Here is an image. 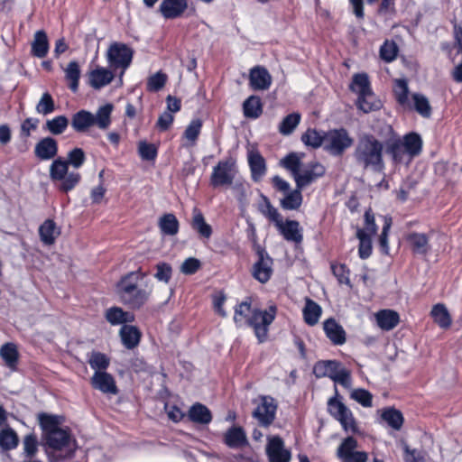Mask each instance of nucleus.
Here are the masks:
<instances>
[{
	"label": "nucleus",
	"mask_w": 462,
	"mask_h": 462,
	"mask_svg": "<svg viewBox=\"0 0 462 462\" xmlns=\"http://www.w3.org/2000/svg\"><path fill=\"white\" fill-rule=\"evenodd\" d=\"M145 277L146 273L140 268L121 277L116 285V292L123 304L136 310L149 300L152 289L147 285L141 286V282Z\"/></svg>",
	"instance_id": "nucleus-1"
},
{
	"label": "nucleus",
	"mask_w": 462,
	"mask_h": 462,
	"mask_svg": "<svg viewBox=\"0 0 462 462\" xmlns=\"http://www.w3.org/2000/svg\"><path fill=\"white\" fill-rule=\"evenodd\" d=\"M383 144L374 135L365 134L358 139L354 152L356 163L365 170L381 173L384 169Z\"/></svg>",
	"instance_id": "nucleus-2"
},
{
	"label": "nucleus",
	"mask_w": 462,
	"mask_h": 462,
	"mask_svg": "<svg viewBox=\"0 0 462 462\" xmlns=\"http://www.w3.org/2000/svg\"><path fill=\"white\" fill-rule=\"evenodd\" d=\"M113 110L114 106L110 103L99 106L95 114L84 109L79 110L72 116L71 126L78 133H86L93 126L106 131L111 125Z\"/></svg>",
	"instance_id": "nucleus-3"
},
{
	"label": "nucleus",
	"mask_w": 462,
	"mask_h": 462,
	"mask_svg": "<svg viewBox=\"0 0 462 462\" xmlns=\"http://www.w3.org/2000/svg\"><path fill=\"white\" fill-rule=\"evenodd\" d=\"M422 149V140L418 134L411 133L403 140L393 139L387 143V152L396 164L408 165Z\"/></svg>",
	"instance_id": "nucleus-4"
},
{
	"label": "nucleus",
	"mask_w": 462,
	"mask_h": 462,
	"mask_svg": "<svg viewBox=\"0 0 462 462\" xmlns=\"http://www.w3.org/2000/svg\"><path fill=\"white\" fill-rule=\"evenodd\" d=\"M50 177L53 181H60L59 189L64 192L71 190L81 178L79 172L69 171L68 162L60 158L51 164Z\"/></svg>",
	"instance_id": "nucleus-5"
},
{
	"label": "nucleus",
	"mask_w": 462,
	"mask_h": 462,
	"mask_svg": "<svg viewBox=\"0 0 462 462\" xmlns=\"http://www.w3.org/2000/svg\"><path fill=\"white\" fill-rule=\"evenodd\" d=\"M236 172L237 170L234 159L221 160L213 168L209 180L210 185L215 189L231 187L234 184Z\"/></svg>",
	"instance_id": "nucleus-6"
},
{
	"label": "nucleus",
	"mask_w": 462,
	"mask_h": 462,
	"mask_svg": "<svg viewBox=\"0 0 462 462\" xmlns=\"http://www.w3.org/2000/svg\"><path fill=\"white\" fill-rule=\"evenodd\" d=\"M277 308L275 305H270L264 310H254L249 326L254 328L259 342L262 343L267 338L268 328L274 320Z\"/></svg>",
	"instance_id": "nucleus-7"
},
{
	"label": "nucleus",
	"mask_w": 462,
	"mask_h": 462,
	"mask_svg": "<svg viewBox=\"0 0 462 462\" xmlns=\"http://www.w3.org/2000/svg\"><path fill=\"white\" fill-rule=\"evenodd\" d=\"M353 144V138L346 130L334 129L325 133L324 150L334 156L341 155Z\"/></svg>",
	"instance_id": "nucleus-8"
},
{
	"label": "nucleus",
	"mask_w": 462,
	"mask_h": 462,
	"mask_svg": "<svg viewBox=\"0 0 462 462\" xmlns=\"http://www.w3.org/2000/svg\"><path fill=\"white\" fill-rule=\"evenodd\" d=\"M328 412L338 420L346 431L356 432L357 426L352 411L336 397L328 402Z\"/></svg>",
	"instance_id": "nucleus-9"
},
{
	"label": "nucleus",
	"mask_w": 462,
	"mask_h": 462,
	"mask_svg": "<svg viewBox=\"0 0 462 462\" xmlns=\"http://www.w3.org/2000/svg\"><path fill=\"white\" fill-rule=\"evenodd\" d=\"M106 56L111 66L125 69L132 61L133 51L126 44L114 42L109 46Z\"/></svg>",
	"instance_id": "nucleus-10"
},
{
	"label": "nucleus",
	"mask_w": 462,
	"mask_h": 462,
	"mask_svg": "<svg viewBox=\"0 0 462 462\" xmlns=\"http://www.w3.org/2000/svg\"><path fill=\"white\" fill-rule=\"evenodd\" d=\"M356 440L348 437L343 440L337 448V457L342 462H366L367 453L364 451H356Z\"/></svg>",
	"instance_id": "nucleus-11"
},
{
	"label": "nucleus",
	"mask_w": 462,
	"mask_h": 462,
	"mask_svg": "<svg viewBox=\"0 0 462 462\" xmlns=\"http://www.w3.org/2000/svg\"><path fill=\"white\" fill-rule=\"evenodd\" d=\"M277 405L272 397H262L261 402L255 408L253 415L262 426H269L275 418Z\"/></svg>",
	"instance_id": "nucleus-12"
},
{
	"label": "nucleus",
	"mask_w": 462,
	"mask_h": 462,
	"mask_svg": "<svg viewBox=\"0 0 462 462\" xmlns=\"http://www.w3.org/2000/svg\"><path fill=\"white\" fill-rule=\"evenodd\" d=\"M254 278L262 283L268 282L273 274V259L264 252H258V260L253 265Z\"/></svg>",
	"instance_id": "nucleus-13"
},
{
	"label": "nucleus",
	"mask_w": 462,
	"mask_h": 462,
	"mask_svg": "<svg viewBox=\"0 0 462 462\" xmlns=\"http://www.w3.org/2000/svg\"><path fill=\"white\" fill-rule=\"evenodd\" d=\"M266 453L270 462H290L291 452L284 448V444L280 437H270L266 447Z\"/></svg>",
	"instance_id": "nucleus-14"
},
{
	"label": "nucleus",
	"mask_w": 462,
	"mask_h": 462,
	"mask_svg": "<svg viewBox=\"0 0 462 462\" xmlns=\"http://www.w3.org/2000/svg\"><path fill=\"white\" fill-rule=\"evenodd\" d=\"M406 242L414 254L427 255L431 251L429 234L411 232L406 236Z\"/></svg>",
	"instance_id": "nucleus-15"
},
{
	"label": "nucleus",
	"mask_w": 462,
	"mask_h": 462,
	"mask_svg": "<svg viewBox=\"0 0 462 462\" xmlns=\"http://www.w3.org/2000/svg\"><path fill=\"white\" fill-rule=\"evenodd\" d=\"M91 385L103 393L116 394L118 392L114 377L106 371L95 372L91 377Z\"/></svg>",
	"instance_id": "nucleus-16"
},
{
	"label": "nucleus",
	"mask_w": 462,
	"mask_h": 462,
	"mask_svg": "<svg viewBox=\"0 0 462 462\" xmlns=\"http://www.w3.org/2000/svg\"><path fill=\"white\" fill-rule=\"evenodd\" d=\"M250 86L254 90H266L272 84V76L263 67H254L249 74Z\"/></svg>",
	"instance_id": "nucleus-17"
},
{
	"label": "nucleus",
	"mask_w": 462,
	"mask_h": 462,
	"mask_svg": "<svg viewBox=\"0 0 462 462\" xmlns=\"http://www.w3.org/2000/svg\"><path fill=\"white\" fill-rule=\"evenodd\" d=\"M324 173L325 168L323 165L318 162L312 163L309 168L300 171L296 176L295 182L297 188L303 189L319 177L323 176Z\"/></svg>",
	"instance_id": "nucleus-18"
},
{
	"label": "nucleus",
	"mask_w": 462,
	"mask_h": 462,
	"mask_svg": "<svg viewBox=\"0 0 462 462\" xmlns=\"http://www.w3.org/2000/svg\"><path fill=\"white\" fill-rule=\"evenodd\" d=\"M276 227L287 241L299 244L303 239L302 228L296 220H286L283 222L282 219Z\"/></svg>",
	"instance_id": "nucleus-19"
},
{
	"label": "nucleus",
	"mask_w": 462,
	"mask_h": 462,
	"mask_svg": "<svg viewBox=\"0 0 462 462\" xmlns=\"http://www.w3.org/2000/svg\"><path fill=\"white\" fill-rule=\"evenodd\" d=\"M248 163L251 170L252 179L258 182L266 172L264 158L255 149H250L247 153Z\"/></svg>",
	"instance_id": "nucleus-20"
},
{
	"label": "nucleus",
	"mask_w": 462,
	"mask_h": 462,
	"mask_svg": "<svg viewBox=\"0 0 462 462\" xmlns=\"http://www.w3.org/2000/svg\"><path fill=\"white\" fill-rule=\"evenodd\" d=\"M187 0H163L160 5V12L166 19L179 17L187 9Z\"/></svg>",
	"instance_id": "nucleus-21"
},
{
	"label": "nucleus",
	"mask_w": 462,
	"mask_h": 462,
	"mask_svg": "<svg viewBox=\"0 0 462 462\" xmlns=\"http://www.w3.org/2000/svg\"><path fill=\"white\" fill-rule=\"evenodd\" d=\"M114 78V73L103 67H97L88 74L89 85L95 89H100L108 85Z\"/></svg>",
	"instance_id": "nucleus-22"
},
{
	"label": "nucleus",
	"mask_w": 462,
	"mask_h": 462,
	"mask_svg": "<svg viewBox=\"0 0 462 462\" xmlns=\"http://www.w3.org/2000/svg\"><path fill=\"white\" fill-rule=\"evenodd\" d=\"M34 152L41 160L52 159L57 155L58 143L53 138L45 137L36 143Z\"/></svg>",
	"instance_id": "nucleus-23"
},
{
	"label": "nucleus",
	"mask_w": 462,
	"mask_h": 462,
	"mask_svg": "<svg viewBox=\"0 0 462 462\" xmlns=\"http://www.w3.org/2000/svg\"><path fill=\"white\" fill-rule=\"evenodd\" d=\"M106 321L112 326L125 325L134 320V316L131 312L125 311L120 307H111L105 311Z\"/></svg>",
	"instance_id": "nucleus-24"
},
{
	"label": "nucleus",
	"mask_w": 462,
	"mask_h": 462,
	"mask_svg": "<svg viewBox=\"0 0 462 462\" xmlns=\"http://www.w3.org/2000/svg\"><path fill=\"white\" fill-rule=\"evenodd\" d=\"M39 235L44 245H51L60 235V230L53 220L46 219L39 227Z\"/></svg>",
	"instance_id": "nucleus-25"
},
{
	"label": "nucleus",
	"mask_w": 462,
	"mask_h": 462,
	"mask_svg": "<svg viewBox=\"0 0 462 462\" xmlns=\"http://www.w3.org/2000/svg\"><path fill=\"white\" fill-rule=\"evenodd\" d=\"M376 323L383 330H391L400 322L399 314L392 310H383L375 314Z\"/></svg>",
	"instance_id": "nucleus-26"
},
{
	"label": "nucleus",
	"mask_w": 462,
	"mask_h": 462,
	"mask_svg": "<svg viewBox=\"0 0 462 462\" xmlns=\"http://www.w3.org/2000/svg\"><path fill=\"white\" fill-rule=\"evenodd\" d=\"M225 443L232 448H241L247 444V438L245 430L241 427L230 428L224 436Z\"/></svg>",
	"instance_id": "nucleus-27"
},
{
	"label": "nucleus",
	"mask_w": 462,
	"mask_h": 462,
	"mask_svg": "<svg viewBox=\"0 0 462 462\" xmlns=\"http://www.w3.org/2000/svg\"><path fill=\"white\" fill-rule=\"evenodd\" d=\"M323 328L327 337L335 345H342L346 342V333L343 328L337 324L335 319H329L326 320Z\"/></svg>",
	"instance_id": "nucleus-28"
},
{
	"label": "nucleus",
	"mask_w": 462,
	"mask_h": 462,
	"mask_svg": "<svg viewBox=\"0 0 462 462\" xmlns=\"http://www.w3.org/2000/svg\"><path fill=\"white\" fill-rule=\"evenodd\" d=\"M0 356L7 367L11 370L16 369L19 360V352L14 343L8 342L4 344L0 347Z\"/></svg>",
	"instance_id": "nucleus-29"
},
{
	"label": "nucleus",
	"mask_w": 462,
	"mask_h": 462,
	"mask_svg": "<svg viewBox=\"0 0 462 462\" xmlns=\"http://www.w3.org/2000/svg\"><path fill=\"white\" fill-rule=\"evenodd\" d=\"M119 334L124 346L128 349L134 348L140 342L141 332L134 326L124 325Z\"/></svg>",
	"instance_id": "nucleus-30"
},
{
	"label": "nucleus",
	"mask_w": 462,
	"mask_h": 462,
	"mask_svg": "<svg viewBox=\"0 0 462 462\" xmlns=\"http://www.w3.org/2000/svg\"><path fill=\"white\" fill-rule=\"evenodd\" d=\"M301 189L297 188L294 190L287 191L280 200L281 207L285 210H298L303 201Z\"/></svg>",
	"instance_id": "nucleus-31"
},
{
	"label": "nucleus",
	"mask_w": 462,
	"mask_h": 462,
	"mask_svg": "<svg viewBox=\"0 0 462 462\" xmlns=\"http://www.w3.org/2000/svg\"><path fill=\"white\" fill-rule=\"evenodd\" d=\"M49 51V42L47 34L44 31H37L34 33L32 42V53L35 57L44 58Z\"/></svg>",
	"instance_id": "nucleus-32"
},
{
	"label": "nucleus",
	"mask_w": 462,
	"mask_h": 462,
	"mask_svg": "<svg viewBox=\"0 0 462 462\" xmlns=\"http://www.w3.org/2000/svg\"><path fill=\"white\" fill-rule=\"evenodd\" d=\"M189 418L195 423L208 424L212 420V414L205 405L197 402L190 407Z\"/></svg>",
	"instance_id": "nucleus-33"
},
{
	"label": "nucleus",
	"mask_w": 462,
	"mask_h": 462,
	"mask_svg": "<svg viewBox=\"0 0 462 462\" xmlns=\"http://www.w3.org/2000/svg\"><path fill=\"white\" fill-rule=\"evenodd\" d=\"M47 444L54 449H61L68 446L70 441L69 432L64 429H58L49 433L46 437Z\"/></svg>",
	"instance_id": "nucleus-34"
},
{
	"label": "nucleus",
	"mask_w": 462,
	"mask_h": 462,
	"mask_svg": "<svg viewBox=\"0 0 462 462\" xmlns=\"http://www.w3.org/2000/svg\"><path fill=\"white\" fill-rule=\"evenodd\" d=\"M158 226L161 232L165 236H175L179 231V221L177 217L171 214L167 213L159 218Z\"/></svg>",
	"instance_id": "nucleus-35"
},
{
	"label": "nucleus",
	"mask_w": 462,
	"mask_h": 462,
	"mask_svg": "<svg viewBox=\"0 0 462 462\" xmlns=\"http://www.w3.org/2000/svg\"><path fill=\"white\" fill-rule=\"evenodd\" d=\"M431 317L435 323L442 328H448L451 326V317L444 304L438 303L431 310Z\"/></svg>",
	"instance_id": "nucleus-36"
},
{
	"label": "nucleus",
	"mask_w": 462,
	"mask_h": 462,
	"mask_svg": "<svg viewBox=\"0 0 462 462\" xmlns=\"http://www.w3.org/2000/svg\"><path fill=\"white\" fill-rule=\"evenodd\" d=\"M254 310L251 308V304L248 301H243L236 306L235 309L234 321L238 327L245 325L249 326Z\"/></svg>",
	"instance_id": "nucleus-37"
},
{
	"label": "nucleus",
	"mask_w": 462,
	"mask_h": 462,
	"mask_svg": "<svg viewBox=\"0 0 462 462\" xmlns=\"http://www.w3.org/2000/svg\"><path fill=\"white\" fill-rule=\"evenodd\" d=\"M305 322L310 326H314L318 323L320 315V306L310 299L306 300V305L302 310Z\"/></svg>",
	"instance_id": "nucleus-38"
},
{
	"label": "nucleus",
	"mask_w": 462,
	"mask_h": 462,
	"mask_svg": "<svg viewBox=\"0 0 462 462\" xmlns=\"http://www.w3.org/2000/svg\"><path fill=\"white\" fill-rule=\"evenodd\" d=\"M350 88L358 97L371 93V87L368 76L365 73H358L353 76Z\"/></svg>",
	"instance_id": "nucleus-39"
},
{
	"label": "nucleus",
	"mask_w": 462,
	"mask_h": 462,
	"mask_svg": "<svg viewBox=\"0 0 462 462\" xmlns=\"http://www.w3.org/2000/svg\"><path fill=\"white\" fill-rule=\"evenodd\" d=\"M191 226L205 238H209L212 234L211 226L206 223L202 213L196 208L193 209Z\"/></svg>",
	"instance_id": "nucleus-40"
},
{
	"label": "nucleus",
	"mask_w": 462,
	"mask_h": 462,
	"mask_svg": "<svg viewBox=\"0 0 462 462\" xmlns=\"http://www.w3.org/2000/svg\"><path fill=\"white\" fill-rule=\"evenodd\" d=\"M38 419L42 429L45 432V438L49 433L60 429V425L63 422L62 417L46 413L39 414Z\"/></svg>",
	"instance_id": "nucleus-41"
},
{
	"label": "nucleus",
	"mask_w": 462,
	"mask_h": 462,
	"mask_svg": "<svg viewBox=\"0 0 462 462\" xmlns=\"http://www.w3.org/2000/svg\"><path fill=\"white\" fill-rule=\"evenodd\" d=\"M65 79L69 82V88L76 92L79 88V81L80 78V68L77 61H70L64 69Z\"/></svg>",
	"instance_id": "nucleus-42"
},
{
	"label": "nucleus",
	"mask_w": 462,
	"mask_h": 462,
	"mask_svg": "<svg viewBox=\"0 0 462 462\" xmlns=\"http://www.w3.org/2000/svg\"><path fill=\"white\" fill-rule=\"evenodd\" d=\"M244 114L246 117L257 118L261 116L262 103L260 97L256 96L249 97L243 104Z\"/></svg>",
	"instance_id": "nucleus-43"
},
{
	"label": "nucleus",
	"mask_w": 462,
	"mask_h": 462,
	"mask_svg": "<svg viewBox=\"0 0 462 462\" xmlns=\"http://www.w3.org/2000/svg\"><path fill=\"white\" fill-rule=\"evenodd\" d=\"M339 366L336 361H319L314 365L313 372L317 377L328 376L332 379Z\"/></svg>",
	"instance_id": "nucleus-44"
},
{
	"label": "nucleus",
	"mask_w": 462,
	"mask_h": 462,
	"mask_svg": "<svg viewBox=\"0 0 462 462\" xmlns=\"http://www.w3.org/2000/svg\"><path fill=\"white\" fill-rule=\"evenodd\" d=\"M18 436L11 428H5L0 431V448L3 450L15 448L18 445Z\"/></svg>",
	"instance_id": "nucleus-45"
},
{
	"label": "nucleus",
	"mask_w": 462,
	"mask_h": 462,
	"mask_svg": "<svg viewBox=\"0 0 462 462\" xmlns=\"http://www.w3.org/2000/svg\"><path fill=\"white\" fill-rule=\"evenodd\" d=\"M359 240L358 254L362 259L368 258L372 254V236L366 235L365 230H356Z\"/></svg>",
	"instance_id": "nucleus-46"
},
{
	"label": "nucleus",
	"mask_w": 462,
	"mask_h": 462,
	"mask_svg": "<svg viewBox=\"0 0 462 462\" xmlns=\"http://www.w3.org/2000/svg\"><path fill=\"white\" fill-rule=\"evenodd\" d=\"M356 104L358 108L365 113L376 110L381 106L380 101L376 99L373 92L358 97Z\"/></svg>",
	"instance_id": "nucleus-47"
},
{
	"label": "nucleus",
	"mask_w": 462,
	"mask_h": 462,
	"mask_svg": "<svg viewBox=\"0 0 462 462\" xmlns=\"http://www.w3.org/2000/svg\"><path fill=\"white\" fill-rule=\"evenodd\" d=\"M301 141L308 146L313 148L324 147L325 144V134H321L315 129H308L301 136Z\"/></svg>",
	"instance_id": "nucleus-48"
},
{
	"label": "nucleus",
	"mask_w": 462,
	"mask_h": 462,
	"mask_svg": "<svg viewBox=\"0 0 462 462\" xmlns=\"http://www.w3.org/2000/svg\"><path fill=\"white\" fill-rule=\"evenodd\" d=\"M413 107L423 117L429 118L431 116V106L429 99L421 94H413Z\"/></svg>",
	"instance_id": "nucleus-49"
},
{
	"label": "nucleus",
	"mask_w": 462,
	"mask_h": 462,
	"mask_svg": "<svg viewBox=\"0 0 462 462\" xmlns=\"http://www.w3.org/2000/svg\"><path fill=\"white\" fill-rule=\"evenodd\" d=\"M88 364L95 372L105 371L110 364V359L103 353L92 352L88 358Z\"/></svg>",
	"instance_id": "nucleus-50"
},
{
	"label": "nucleus",
	"mask_w": 462,
	"mask_h": 462,
	"mask_svg": "<svg viewBox=\"0 0 462 462\" xmlns=\"http://www.w3.org/2000/svg\"><path fill=\"white\" fill-rule=\"evenodd\" d=\"M69 125V119L65 116H59L46 122V129L52 134H62Z\"/></svg>",
	"instance_id": "nucleus-51"
},
{
	"label": "nucleus",
	"mask_w": 462,
	"mask_h": 462,
	"mask_svg": "<svg viewBox=\"0 0 462 462\" xmlns=\"http://www.w3.org/2000/svg\"><path fill=\"white\" fill-rule=\"evenodd\" d=\"M394 82V94L397 98V101L402 106H409V88L407 80L404 79H395Z\"/></svg>",
	"instance_id": "nucleus-52"
},
{
	"label": "nucleus",
	"mask_w": 462,
	"mask_h": 462,
	"mask_svg": "<svg viewBox=\"0 0 462 462\" xmlns=\"http://www.w3.org/2000/svg\"><path fill=\"white\" fill-rule=\"evenodd\" d=\"M300 121V116L298 113H292L288 115L286 117L283 118L282 121L279 131L282 134H290L292 133V131L297 127Z\"/></svg>",
	"instance_id": "nucleus-53"
},
{
	"label": "nucleus",
	"mask_w": 462,
	"mask_h": 462,
	"mask_svg": "<svg viewBox=\"0 0 462 462\" xmlns=\"http://www.w3.org/2000/svg\"><path fill=\"white\" fill-rule=\"evenodd\" d=\"M154 278L159 282L169 283L172 276V267L166 262H160L155 265Z\"/></svg>",
	"instance_id": "nucleus-54"
},
{
	"label": "nucleus",
	"mask_w": 462,
	"mask_h": 462,
	"mask_svg": "<svg viewBox=\"0 0 462 462\" xmlns=\"http://www.w3.org/2000/svg\"><path fill=\"white\" fill-rule=\"evenodd\" d=\"M382 418L394 430H400L403 422L402 413L394 409L384 411Z\"/></svg>",
	"instance_id": "nucleus-55"
},
{
	"label": "nucleus",
	"mask_w": 462,
	"mask_h": 462,
	"mask_svg": "<svg viewBox=\"0 0 462 462\" xmlns=\"http://www.w3.org/2000/svg\"><path fill=\"white\" fill-rule=\"evenodd\" d=\"M55 110V105L51 96L45 92L42 94L40 101L36 106V111L42 115H48Z\"/></svg>",
	"instance_id": "nucleus-56"
},
{
	"label": "nucleus",
	"mask_w": 462,
	"mask_h": 462,
	"mask_svg": "<svg viewBox=\"0 0 462 462\" xmlns=\"http://www.w3.org/2000/svg\"><path fill=\"white\" fill-rule=\"evenodd\" d=\"M282 164L284 168L289 170L293 175L294 180L300 172V159L296 153L287 155L282 161Z\"/></svg>",
	"instance_id": "nucleus-57"
},
{
	"label": "nucleus",
	"mask_w": 462,
	"mask_h": 462,
	"mask_svg": "<svg viewBox=\"0 0 462 462\" xmlns=\"http://www.w3.org/2000/svg\"><path fill=\"white\" fill-rule=\"evenodd\" d=\"M398 53V47L395 42L386 41L380 49V56L386 62L395 60Z\"/></svg>",
	"instance_id": "nucleus-58"
},
{
	"label": "nucleus",
	"mask_w": 462,
	"mask_h": 462,
	"mask_svg": "<svg viewBox=\"0 0 462 462\" xmlns=\"http://www.w3.org/2000/svg\"><path fill=\"white\" fill-rule=\"evenodd\" d=\"M202 123L199 119L190 122L184 132V137L193 145L200 133Z\"/></svg>",
	"instance_id": "nucleus-59"
},
{
	"label": "nucleus",
	"mask_w": 462,
	"mask_h": 462,
	"mask_svg": "<svg viewBox=\"0 0 462 462\" xmlns=\"http://www.w3.org/2000/svg\"><path fill=\"white\" fill-rule=\"evenodd\" d=\"M85 152L81 148H74L68 153V165H71L75 169H79L85 162Z\"/></svg>",
	"instance_id": "nucleus-60"
},
{
	"label": "nucleus",
	"mask_w": 462,
	"mask_h": 462,
	"mask_svg": "<svg viewBox=\"0 0 462 462\" xmlns=\"http://www.w3.org/2000/svg\"><path fill=\"white\" fill-rule=\"evenodd\" d=\"M350 397L364 407L372 406V394L365 389L353 390Z\"/></svg>",
	"instance_id": "nucleus-61"
},
{
	"label": "nucleus",
	"mask_w": 462,
	"mask_h": 462,
	"mask_svg": "<svg viewBox=\"0 0 462 462\" xmlns=\"http://www.w3.org/2000/svg\"><path fill=\"white\" fill-rule=\"evenodd\" d=\"M166 80L167 76L165 74L157 72L148 79L147 89L149 91H158L164 87Z\"/></svg>",
	"instance_id": "nucleus-62"
},
{
	"label": "nucleus",
	"mask_w": 462,
	"mask_h": 462,
	"mask_svg": "<svg viewBox=\"0 0 462 462\" xmlns=\"http://www.w3.org/2000/svg\"><path fill=\"white\" fill-rule=\"evenodd\" d=\"M331 269L339 283L350 285L349 270L345 264L333 263Z\"/></svg>",
	"instance_id": "nucleus-63"
},
{
	"label": "nucleus",
	"mask_w": 462,
	"mask_h": 462,
	"mask_svg": "<svg viewBox=\"0 0 462 462\" xmlns=\"http://www.w3.org/2000/svg\"><path fill=\"white\" fill-rule=\"evenodd\" d=\"M201 267V263L194 257L187 258L180 265V271L185 275L194 274Z\"/></svg>",
	"instance_id": "nucleus-64"
}]
</instances>
